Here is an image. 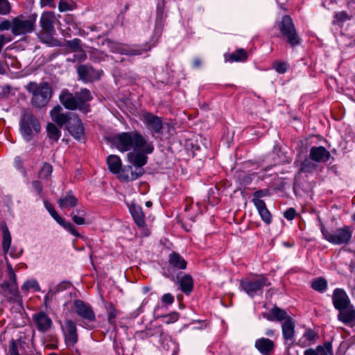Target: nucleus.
<instances>
[{
    "instance_id": "f257e3e1",
    "label": "nucleus",
    "mask_w": 355,
    "mask_h": 355,
    "mask_svg": "<svg viewBox=\"0 0 355 355\" xmlns=\"http://www.w3.org/2000/svg\"><path fill=\"white\" fill-rule=\"evenodd\" d=\"M111 141L121 152H126L132 148L135 150L142 149L146 153H151L154 147L151 143H148L145 138L137 131L121 132L114 135Z\"/></svg>"
},
{
    "instance_id": "f03ea898",
    "label": "nucleus",
    "mask_w": 355,
    "mask_h": 355,
    "mask_svg": "<svg viewBox=\"0 0 355 355\" xmlns=\"http://www.w3.org/2000/svg\"><path fill=\"white\" fill-rule=\"evenodd\" d=\"M92 99L89 90L82 89L75 94L69 92L67 89L61 91L59 95L60 103L69 110H78L83 112L89 111V105L87 104Z\"/></svg>"
},
{
    "instance_id": "7ed1b4c3",
    "label": "nucleus",
    "mask_w": 355,
    "mask_h": 355,
    "mask_svg": "<svg viewBox=\"0 0 355 355\" xmlns=\"http://www.w3.org/2000/svg\"><path fill=\"white\" fill-rule=\"evenodd\" d=\"M26 91L31 94V105L37 108L46 106L52 96L53 91L50 85L46 82L37 84L31 82L25 86Z\"/></svg>"
},
{
    "instance_id": "20e7f679",
    "label": "nucleus",
    "mask_w": 355,
    "mask_h": 355,
    "mask_svg": "<svg viewBox=\"0 0 355 355\" xmlns=\"http://www.w3.org/2000/svg\"><path fill=\"white\" fill-rule=\"evenodd\" d=\"M7 273L9 279L0 284V292L9 302H19L21 301V296L18 291L17 277L9 263H7Z\"/></svg>"
},
{
    "instance_id": "39448f33",
    "label": "nucleus",
    "mask_w": 355,
    "mask_h": 355,
    "mask_svg": "<svg viewBox=\"0 0 355 355\" xmlns=\"http://www.w3.org/2000/svg\"><path fill=\"white\" fill-rule=\"evenodd\" d=\"M19 124L21 134L26 141H30L41 129L38 119L30 112L22 114Z\"/></svg>"
},
{
    "instance_id": "423d86ee",
    "label": "nucleus",
    "mask_w": 355,
    "mask_h": 355,
    "mask_svg": "<svg viewBox=\"0 0 355 355\" xmlns=\"http://www.w3.org/2000/svg\"><path fill=\"white\" fill-rule=\"evenodd\" d=\"M279 30L282 37L291 46H298L301 43V39L297 34L293 21L289 15H284L279 24Z\"/></svg>"
},
{
    "instance_id": "0eeeda50",
    "label": "nucleus",
    "mask_w": 355,
    "mask_h": 355,
    "mask_svg": "<svg viewBox=\"0 0 355 355\" xmlns=\"http://www.w3.org/2000/svg\"><path fill=\"white\" fill-rule=\"evenodd\" d=\"M270 285L268 279L263 275L247 278L240 282V288L250 297L262 293L263 287Z\"/></svg>"
},
{
    "instance_id": "6e6552de",
    "label": "nucleus",
    "mask_w": 355,
    "mask_h": 355,
    "mask_svg": "<svg viewBox=\"0 0 355 355\" xmlns=\"http://www.w3.org/2000/svg\"><path fill=\"white\" fill-rule=\"evenodd\" d=\"M324 238L334 245L347 244L352 239V230L348 226L338 228L334 232H329L324 226L321 227Z\"/></svg>"
},
{
    "instance_id": "1a4fd4ad",
    "label": "nucleus",
    "mask_w": 355,
    "mask_h": 355,
    "mask_svg": "<svg viewBox=\"0 0 355 355\" xmlns=\"http://www.w3.org/2000/svg\"><path fill=\"white\" fill-rule=\"evenodd\" d=\"M36 15L25 19L23 16L15 17L12 20V33L15 35H25L34 31Z\"/></svg>"
},
{
    "instance_id": "9d476101",
    "label": "nucleus",
    "mask_w": 355,
    "mask_h": 355,
    "mask_svg": "<svg viewBox=\"0 0 355 355\" xmlns=\"http://www.w3.org/2000/svg\"><path fill=\"white\" fill-rule=\"evenodd\" d=\"M55 16L53 12L47 11L42 14L40 23L42 30L38 35H53L55 30L54 28V21Z\"/></svg>"
},
{
    "instance_id": "9b49d317",
    "label": "nucleus",
    "mask_w": 355,
    "mask_h": 355,
    "mask_svg": "<svg viewBox=\"0 0 355 355\" xmlns=\"http://www.w3.org/2000/svg\"><path fill=\"white\" fill-rule=\"evenodd\" d=\"M52 120L59 126L62 127L65 124L71 122L75 114L71 112H64L61 105H55L50 112Z\"/></svg>"
},
{
    "instance_id": "f8f14e48",
    "label": "nucleus",
    "mask_w": 355,
    "mask_h": 355,
    "mask_svg": "<svg viewBox=\"0 0 355 355\" xmlns=\"http://www.w3.org/2000/svg\"><path fill=\"white\" fill-rule=\"evenodd\" d=\"M74 311L76 314L85 320L94 322L96 320V315L92 306L80 300H76L73 302Z\"/></svg>"
},
{
    "instance_id": "ddd939ff",
    "label": "nucleus",
    "mask_w": 355,
    "mask_h": 355,
    "mask_svg": "<svg viewBox=\"0 0 355 355\" xmlns=\"http://www.w3.org/2000/svg\"><path fill=\"white\" fill-rule=\"evenodd\" d=\"M33 320L37 329L42 333L49 331L53 325L52 320L44 312H38L34 314L33 315Z\"/></svg>"
},
{
    "instance_id": "4468645a",
    "label": "nucleus",
    "mask_w": 355,
    "mask_h": 355,
    "mask_svg": "<svg viewBox=\"0 0 355 355\" xmlns=\"http://www.w3.org/2000/svg\"><path fill=\"white\" fill-rule=\"evenodd\" d=\"M77 73L80 80L85 83L92 82L99 78L101 73L92 66L87 64L80 65L77 68Z\"/></svg>"
},
{
    "instance_id": "2eb2a0df",
    "label": "nucleus",
    "mask_w": 355,
    "mask_h": 355,
    "mask_svg": "<svg viewBox=\"0 0 355 355\" xmlns=\"http://www.w3.org/2000/svg\"><path fill=\"white\" fill-rule=\"evenodd\" d=\"M142 121L151 132L155 133L161 132L162 129V121L160 117L149 112H146L142 116Z\"/></svg>"
},
{
    "instance_id": "dca6fc26",
    "label": "nucleus",
    "mask_w": 355,
    "mask_h": 355,
    "mask_svg": "<svg viewBox=\"0 0 355 355\" xmlns=\"http://www.w3.org/2000/svg\"><path fill=\"white\" fill-rule=\"evenodd\" d=\"M64 334L67 345L73 347L78 341L77 329L74 322L71 320L66 321Z\"/></svg>"
},
{
    "instance_id": "f3484780",
    "label": "nucleus",
    "mask_w": 355,
    "mask_h": 355,
    "mask_svg": "<svg viewBox=\"0 0 355 355\" xmlns=\"http://www.w3.org/2000/svg\"><path fill=\"white\" fill-rule=\"evenodd\" d=\"M332 301L334 307L338 311L343 309L344 308H347L350 303V300L344 290L341 288H336L334 290L332 296Z\"/></svg>"
},
{
    "instance_id": "a211bd4d",
    "label": "nucleus",
    "mask_w": 355,
    "mask_h": 355,
    "mask_svg": "<svg viewBox=\"0 0 355 355\" xmlns=\"http://www.w3.org/2000/svg\"><path fill=\"white\" fill-rule=\"evenodd\" d=\"M330 157L329 151L323 146H313L310 149L309 158L315 162H326Z\"/></svg>"
},
{
    "instance_id": "6ab92c4d",
    "label": "nucleus",
    "mask_w": 355,
    "mask_h": 355,
    "mask_svg": "<svg viewBox=\"0 0 355 355\" xmlns=\"http://www.w3.org/2000/svg\"><path fill=\"white\" fill-rule=\"evenodd\" d=\"M67 130L75 139L80 140L83 137L84 128L81 120L76 114L67 125Z\"/></svg>"
},
{
    "instance_id": "aec40b11",
    "label": "nucleus",
    "mask_w": 355,
    "mask_h": 355,
    "mask_svg": "<svg viewBox=\"0 0 355 355\" xmlns=\"http://www.w3.org/2000/svg\"><path fill=\"white\" fill-rule=\"evenodd\" d=\"M135 169L132 166H128L122 170L121 178L125 181H133L141 177L144 173L143 168L135 166Z\"/></svg>"
},
{
    "instance_id": "412c9836",
    "label": "nucleus",
    "mask_w": 355,
    "mask_h": 355,
    "mask_svg": "<svg viewBox=\"0 0 355 355\" xmlns=\"http://www.w3.org/2000/svg\"><path fill=\"white\" fill-rule=\"evenodd\" d=\"M141 149H139L141 152H130L127 155L128 159L133 166L142 168L147 163L148 157L146 154Z\"/></svg>"
},
{
    "instance_id": "4be33fe9",
    "label": "nucleus",
    "mask_w": 355,
    "mask_h": 355,
    "mask_svg": "<svg viewBox=\"0 0 355 355\" xmlns=\"http://www.w3.org/2000/svg\"><path fill=\"white\" fill-rule=\"evenodd\" d=\"M262 315L269 321H273L275 320L277 321H285L287 318H291L287 315V313L285 311L277 306L273 307L271 309L270 313H263Z\"/></svg>"
},
{
    "instance_id": "5701e85b",
    "label": "nucleus",
    "mask_w": 355,
    "mask_h": 355,
    "mask_svg": "<svg viewBox=\"0 0 355 355\" xmlns=\"http://www.w3.org/2000/svg\"><path fill=\"white\" fill-rule=\"evenodd\" d=\"M338 319L345 324L355 323V309L352 306L339 310Z\"/></svg>"
},
{
    "instance_id": "b1692460",
    "label": "nucleus",
    "mask_w": 355,
    "mask_h": 355,
    "mask_svg": "<svg viewBox=\"0 0 355 355\" xmlns=\"http://www.w3.org/2000/svg\"><path fill=\"white\" fill-rule=\"evenodd\" d=\"M168 264L172 268L184 270L187 268V263L180 254L172 252L169 254Z\"/></svg>"
},
{
    "instance_id": "393cba45",
    "label": "nucleus",
    "mask_w": 355,
    "mask_h": 355,
    "mask_svg": "<svg viewBox=\"0 0 355 355\" xmlns=\"http://www.w3.org/2000/svg\"><path fill=\"white\" fill-rule=\"evenodd\" d=\"M256 348L263 355H270V353L274 349V343L265 338H261L256 340Z\"/></svg>"
},
{
    "instance_id": "a878e982",
    "label": "nucleus",
    "mask_w": 355,
    "mask_h": 355,
    "mask_svg": "<svg viewBox=\"0 0 355 355\" xmlns=\"http://www.w3.org/2000/svg\"><path fill=\"white\" fill-rule=\"evenodd\" d=\"M295 322L292 318H287L282 324V334L285 340H292L295 336Z\"/></svg>"
},
{
    "instance_id": "bb28decb",
    "label": "nucleus",
    "mask_w": 355,
    "mask_h": 355,
    "mask_svg": "<svg viewBox=\"0 0 355 355\" xmlns=\"http://www.w3.org/2000/svg\"><path fill=\"white\" fill-rule=\"evenodd\" d=\"M58 204L61 209H71L78 205V199L71 193L61 197L58 200Z\"/></svg>"
},
{
    "instance_id": "cd10ccee",
    "label": "nucleus",
    "mask_w": 355,
    "mask_h": 355,
    "mask_svg": "<svg viewBox=\"0 0 355 355\" xmlns=\"http://www.w3.org/2000/svg\"><path fill=\"white\" fill-rule=\"evenodd\" d=\"M131 214L135 223L140 227L145 226V215L139 206L133 205L130 209Z\"/></svg>"
},
{
    "instance_id": "c85d7f7f",
    "label": "nucleus",
    "mask_w": 355,
    "mask_h": 355,
    "mask_svg": "<svg viewBox=\"0 0 355 355\" xmlns=\"http://www.w3.org/2000/svg\"><path fill=\"white\" fill-rule=\"evenodd\" d=\"M109 170L114 174L119 173L121 169L122 163L119 157L114 155H109L107 158Z\"/></svg>"
},
{
    "instance_id": "c756f323",
    "label": "nucleus",
    "mask_w": 355,
    "mask_h": 355,
    "mask_svg": "<svg viewBox=\"0 0 355 355\" xmlns=\"http://www.w3.org/2000/svg\"><path fill=\"white\" fill-rule=\"evenodd\" d=\"M180 288L186 294L191 292L193 287V281L191 275L186 274L179 281Z\"/></svg>"
},
{
    "instance_id": "7c9ffc66",
    "label": "nucleus",
    "mask_w": 355,
    "mask_h": 355,
    "mask_svg": "<svg viewBox=\"0 0 355 355\" xmlns=\"http://www.w3.org/2000/svg\"><path fill=\"white\" fill-rule=\"evenodd\" d=\"M86 211L83 208H78L73 211L70 216L73 223L76 225H81L86 223L85 216H86Z\"/></svg>"
},
{
    "instance_id": "2f4dec72",
    "label": "nucleus",
    "mask_w": 355,
    "mask_h": 355,
    "mask_svg": "<svg viewBox=\"0 0 355 355\" xmlns=\"http://www.w3.org/2000/svg\"><path fill=\"white\" fill-rule=\"evenodd\" d=\"M103 45L108 48L113 53H119L121 54L125 53V45L113 42L109 39H107L103 42Z\"/></svg>"
},
{
    "instance_id": "473e14b6",
    "label": "nucleus",
    "mask_w": 355,
    "mask_h": 355,
    "mask_svg": "<svg viewBox=\"0 0 355 355\" xmlns=\"http://www.w3.org/2000/svg\"><path fill=\"white\" fill-rule=\"evenodd\" d=\"M46 131L48 137L51 140L55 142H57L58 141L61 135V132L54 123H48L46 126Z\"/></svg>"
},
{
    "instance_id": "72a5a7b5",
    "label": "nucleus",
    "mask_w": 355,
    "mask_h": 355,
    "mask_svg": "<svg viewBox=\"0 0 355 355\" xmlns=\"http://www.w3.org/2000/svg\"><path fill=\"white\" fill-rule=\"evenodd\" d=\"M311 288L319 293H323L327 288V282L324 278L318 277L311 283Z\"/></svg>"
},
{
    "instance_id": "f704fd0d",
    "label": "nucleus",
    "mask_w": 355,
    "mask_h": 355,
    "mask_svg": "<svg viewBox=\"0 0 355 355\" xmlns=\"http://www.w3.org/2000/svg\"><path fill=\"white\" fill-rule=\"evenodd\" d=\"M3 240L2 248L3 252L6 254L10 248L11 244V236L10 232L6 226L2 227Z\"/></svg>"
},
{
    "instance_id": "c9c22d12",
    "label": "nucleus",
    "mask_w": 355,
    "mask_h": 355,
    "mask_svg": "<svg viewBox=\"0 0 355 355\" xmlns=\"http://www.w3.org/2000/svg\"><path fill=\"white\" fill-rule=\"evenodd\" d=\"M352 18V15L347 14L346 11H340L335 13L334 17V24L342 26L344 22L350 20Z\"/></svg>"
},
{
    "instance_id": "e433bc0d",
    "label": "nucleus",
    "mask_w": 355,
    "mask_h": 355,
    "mask_svg": "<svg viewBox=\"0 0 355 355\" xmlns=\"http://www.w3.org/2000/svg\"><path fill=\"white\" fill-rule=\"evenodd\" d=\"M317 168V164L314 163V161L309 159H305L302 163L300 168V172L301 173H312Z\"/></svg>"
},
{
    "instance_id": "4c0bfd02",
    "label": "nucleus",
    "mask_w": 355,
    "mask_h": 355,
    "mask_svg": "<svg viewBox=\"0 0 355 355\" xmlns=\"http://www.w3.org/2000/svg\"><path fill=\"white\" fill-rule=\"evenodd\" d=\"M247 58L246 52L243 49H240L230 54L228 60L232 62H243L246 60Z\"/></svg>"
},
{
    "instance_id": "58836bf2",
    "label": "nucleus",
    "mask_w": 355,
    "mask_h": 355,
    "mask_svg": "<svg viewBox=\"0 0 355 355\" xmlns=\"http://www.w3.org/2000/svg\"><path fill=\"white\" fill-rule=\"evenodd\" d=\"M58 224H60L61 226H62L65 230L69 231L71 234L73 235L79 237L80 235L76 230L75 227L72 225L71 223L69 221H66L64 219H63L62 217L60 218L58 221H56Z\"/></svg>"
},
{
    "instance_id": "ea45409f",
    "label": "nucleus",
    "mask_w": 355,
    "mask_h": 355,
    "mask_svg": "<svg viewBox=\"0 0 355 355\" xmlns=\"http://www.w3.org/2000/svg\"><path fill=\"white\" fill-rule=\"evenodd\" d=\"M40 40L50 46H62V42L53 35H39Z\"/></svg>"
},
{
    "instance_id": "a19ab883",
    "label": "nucleus",
    "mask_w": 355,
    "mask_h": 355,
    "mask_svg": "<svg viewBox=\"0 0 355 355\" xmlns=\"http://www.w3.org/2000/svg\"><path fill=\"white\" fill-rule=\"evenodd\" d=\"M316 349L319 355H333L332 345L329 342L325 343L323 346H318Z\"/></svg>"
},
{
    "instance_id": "79ce46f5",
    "label": "nucleus",
    "mask_w": 355,
    "mask_h": 355,
    "mask_svg": "<svg viewBox=\"0 0 355 355\" xmlns=\"http://www.w3.org/2000/svg\"><path fill=\"white\" fill-rule=\"evenodd\" d=\"M80 44L81 40L78 38H75L72 40L67 41L66 47L70 49L73 52H76L82 48Z\"/></svg>"
},
{
    "instance_id": "37998d69",
    "label": "nucleus",
    "mask_w": 355,
    "mask_h": 355,
    "mask_svg": "<svg viewBox=\"0 0 355 355\" xmlns=\"http://www.w3.org/2000/svg\"><path fill=\"white\" fill-rule=\"evenodd\" d=\"M53 171L52 166L49 164L44 163L42 168L40 171L39 175L40 178L48 179Z\"/></svg>"
},
{
    "instance_id": "c03bdc74",
    "label": "nucleus",
    "mask_w": 355,
    "mask_h": 355,
    "mask_svg": "<svg viewBox=\"0 0 355 355\" xmlns=\"http://www.w3.org/2000/svg\"><path fill=\"white\" fill-rule=\"evenodd\" d=\"M39 285L37 282L35 280L27 281L21 286V290L26 292H28L31 289L37 291L39 290Z\"/></svg>"
},
{
    "instance_id": "a18cd8bd",
    "label": "nucleus",
    "mask_w": 355,
    "mask_h": 355,
    "mask_svg": "<svg viewBox=\"0 0 355 355\" xmlns=\"http://www.w3.org/2000/svg\"><path fill=\"white\" fill-rule=\"evenodd\" d=\"M107 313V319L110 323L112 324L114 322V320L117 315V311L113 306L112 304H109L106 306Z\"/></svg>"
},
{
    "instance_id": "49530a36",
    "label": "nucleus",
    "mask_w": 355,
    "mask_h": 355,
    "mask_svg": "<svg viewBox=\"0 0 355 355\" xmlns=\"http://www.w3.org/2000/svg\"><path fill=\"white\" fill-rule=\"evenodd\" d=\"M69 286V283L63 282L60 284H58L53 291H51L47 293V295L45 296V300H46L49 297H52L56 293L60 292L61 291H63L66 289L67 287Z\"/></svg>"
},
{
    "instance_id": "de8ad7c7",
    "label": "nucleus",
    "mask_w": 355,
    "mask_h": 355,
    "mask_svg": "<svg viewBox=\"0 0 355 355\" xmlns=\"http://www.w3.org/2000/svg\"><path fill=\"white\" fill-rule=\"evenodd\" d=\"M44 205H45L46 209L49 212L50 215L53 218V219L55 221H58V220L60 218H61V216L57 213L53 205L51 203H49L48 202H44Z\"/></svg>"
},
{
    "instance_id": "09e8293b",
    "label": "nucleus",
    "mask_w": 355,
    "mask_h": 355,
    "mask_svg": "<svg viewBox=\"0 0 355 355\" xmlns=\"http://www.w3.org/2000/svg\"><path fill=\"white\" fill-rule=\"evenodd\" d=\"M7 355H19L17 343L14 339L10 340L9 342Z\"/></svg>"
},
{
    "instance_id": "8fccbe9b",
    "label": "nucleus",
    "mask_w": 355,
    "mask_h": 355,
    "mask_svg": "<svg viewBox=\"0 0 355 355\" xmlns=\"http://www.w3.org/2000/svg\"><path fill=\"white\" fill-rule=\"evenodd\" d=\"M10 11V6L8 0H0V15H7Z\"/></svg>"
},
{
    "instance_id": "3c124183",
    "label": "nucleus",
    "mask_w": 355,
    "mask_h": 355,
    "mask_svg": "<svg viewBox=\"0 0 355 355\" xmlns=\"http://www.w3.org/2000/svg\"><path fill=\"white\" fill-rule=\"evenodd\" d=\"M259 215L261 216L262 220L266 223L270 224L271 223V214L268 209L266 208L263 210H261L259 212Z\"/></svg>"
},
{
    "instance_id": "603ef678",
    "label": "nucleus",
    "mask_w": 355,
    "mask_h": 355,
    "mask_svg": "<svg viewBox=\"0 0 355 355\" xmlns=\"http://www.w3.org/2000/svg\"><path fill=\"white\" fill-rule=\"evenodd\" d=\"M274 67L279 73H284L287 70V64L286 62H277L275 63Z\"/></svg>"
},
{
    "instance_id": "864d4df0",
    "label": "nucleus",
    "mask_w": 355,
    "mask_h": 355,
    "mask_svg": "<svg viewBox=\"0 0 355 355\" xmlns=\"http://www.w3.org/2000/svg\"><path fill=\"white\" fill-rule=\"evenodd\" d=\"M252 202L255 207H257L258 211L259 212L261 210L265 209L266 207V203L263 200L258 199V198H253Z\"/></svg>"
},
{
    "instance_id": "5fc2aeb1",
    "label": "nucleus",
    "mask_w": 355,
    "mask_h": 355,
    "mask_svg": "<svg viewBox=\"0 0 355 355\" xmlns=\"http://www.w3.org/2000/svg\"><path fill=\"white\" fill-rule=\"evenodd\" d=\"M77 53L74 55V59L73 60L76 61H78V62H83L84 60H85V59L87 58V55H86V53L84 50H83V49L81 48L80 50L76 51Z\"/></svg>"
},
{
    "instance_id": "6e6d98bb",
    "label": "nucleus",
    "mask_w": 355,
    "mask_h": 355,
    "mask_svg": "<svg viewBox=\"0 0 355 355\" xmlns=\"http://www.w3.org/2000/svg\"><path fill=\"white\" fill-rule=\"evenodd\" d=\"M296 211L294 208H289L284 213V216L289 220L294 219Z\"/></svg>"
},
{
    "instance_id": "4d7b16f0",
    "label": "nucleus",
    "mask_w": 355,
    "mask_h": 355,
    "mask_svg": "<svg viewBox=\"0 0 355 355\" xmlns=\"http://www.w3.org/2000/svg\"><path fill=\"white\" fill-rule=\"evenodd\" d=\"M162 302L165 304H171L174 302V297L170 293L164 294L162 297Z\"/></svg>"
},
{
    "instance_id": "13d9d810",
    "label": "nucleus",
    "mask_w": 355,
    "mask_h": 355,
    "mask_svg": "<svg viewBox=\"0 0 355 355\" xmlns=\"http://www.w3.org/2000/svg\"><path fill=\"white\" fill-rule=\"evenodd\" d=\"M58 9L60 12H65L72 8L66 1L60 0L58 4Z\"/></svg>"
},
{
    "instance_id": "bf43d9fd",
    "label": "nucleus",
    "mask_w": 355,
    "mask_h": 355,
    "mask_svg": "<svg viewBox=\"0 0 355 355\" xmlns=\"http://www.w3.org/2000/svg\"><path fill=\"white\" fill-rule=\"evenodd\" d=\"M12 23L11 24L8 20H4L0 23V30H8L12 29Z\"/></svg>"
},
{
    "instance_id": "052dcab7",
    "label": "nucleus",
    "mask_w": 355,
    "mask_h": 355,
    "mask_svg": "<svg viewBox=\"0 0 355 355\" xmlns=\"http://www.w3.org/2000/svg\"><path fill=\"white\" fill-rule=\"evenodd\" d=\"M32 185L33 188L35 189V191L37 192L38 194H40L42 191V184L39 181H33L32 182Z\"/></svg>"
},
{
    "instance_id": "680f3d73",
    "label": "nucleus",
    "mask_w": 355,
    "mask_h": 355,
    "mask_svg": "<svg viewBox=\"0 0 355 355\" xmlns=\"http://www.w3.org/2000/svg\"><path fill=\"white\" fill-rule=\"evenodd\" d=\"M268 194V191L266 189L259 190V191H257L256 192H254V198L259 199V198L266 196Z\"/></svg>"
},
{
    "instance_id": "e2e57ef3",
    "label": "nucleus",
    "mask_w": 355,
    "mask_h": 355,
    "mask_svg": "<svg viewBox=\"0 0 355 355\" xmlns=\"http://www.w3.org/2000/svg\"><path fill=\"white\" fill-rule=\"evenodd\" d=\"M123 54L132 55H140V54H141V50L133 49L128 50L125 47V53H123Z\"/></svg>"
},
{
    "instance_id": "0e129e2a",
    "label": "nucleus",
    "mask_w": 355,
    "mask_h": 355,
    "mask_svg": "<svg viewBox=\"0 0 355 355\" xmlns=\"http://www.w3.org/2000/svg\"><path fill=\"white\" fill-rule=\"evenodd\" d=\"M40 4L42 7L49 6L50 7H55L53 0H40Z\"/></svg>"
},
{
    "instance_id": "69168bd1",
    "label": "nucleus",
    "mask_w": 355,
    "mask_h": 355,
    "mask_svg": "<svg viewBox=\"0 0 355 355\" xmlns=\"http://www.w3.org/2000/svg\"><path fill=\"white\" fill-rule=\"evenodd\" d=\"M165 317L169 318V320L167 321L168 323L173 322L178 320V314L176 313H173L168 315H166Z\"/></svg>"
},
{
    "instance_id": "338daca9",
    "label": "nucleus",
    "mask_w": 355,
    "mask_h": 355,
    "mask_svg": "<svg viewBox=\"0 0 355 355\" xmlns=\"http://www.w3.org/2000/svg\"><path fill=\"white\" fill-rule=\"evenodd\" d=\"M315 333L311 330H308L304 334V337L309 340H313L315 338Z\"/></svg>"
},
{
    "instance_id": "774afa93",
    "label": "nucleus",
    "mask_w": 355,
    "mask_h": 355,
    "mask_svg": "<svg viewBox=\"0 0 355 355\" xmlns=\"http://www.w3.org/2000/svg\"><path fill=\"white\" fill-rule=\"evenodd\" d=\"M304 355H319L316 349H308L305 350Z\"/></svg>"
}]
</instances>
